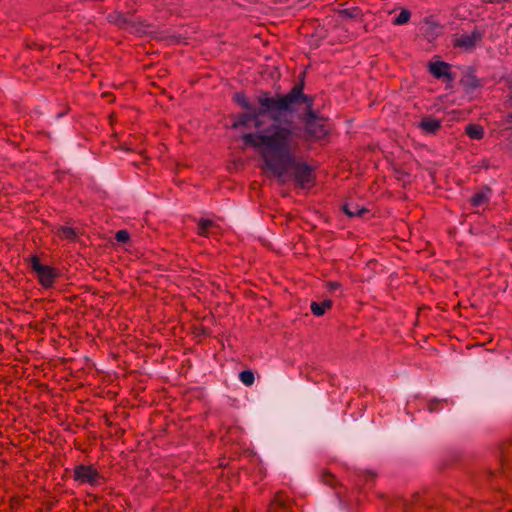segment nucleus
I'll return each instance as SVG.
<instances>
[{
  "label": "nucleus",
  "mask_w": 512,
  "mask_h": 512,
  "mask_svg": "<svg viewBox=\"0 0 512 512\" xmlns=\"http://www.w3.org/2000/svg\"><path fill=\"white\" fill-rule=\"evenodd\" d=\"M449 70L450 66L445 62L437 61L429 64V71L436 78L448 76Z\"/></svg>",
  "instance_id": "7"
},
{
  "label": "nucleus",
  "mask_w": 512,
  "mask_h": 512,
  "mask_svg": "<svg viewBox=\"0 0 512 512\" xmlns=\"http://www.w3.org/2000/svg\"><path fill=\"white\" fill-rule=\"evenodd\" d=\"M234 100L248 110L240 114L233 122L234 128L250 127L258 129L257 133L243 136L246 145L253 147L264 160V169L277 178H283L293 165V148L296 132L289 124L278 123V119L288 111H295L300 105L310 107L307 97L300 89L282 97L262 95L258 99L259 110L250 107L248 98L243 93H236Z\"/></svg>",
  "instance_id": "1"
},
{
  "label": "nucleus",
  "mask_w": 512,
  "mask_h": 512,
  "mask_svg": "<svg viewBox=\"0 0 512 512\" xmlns=\"http://www.w3.org/2000/svg\"><path fill=\"white\" fill-rule=\"evenodd\" d=\"M466 134L474 140H480L484 136V129L478 124H469L466 127Z\"/></svg>",
  "instance_id": "9"
},
{
  "label": "nucleus",
  "mask_w": 512,
  "mask_h": 512,
  "mask_svg": "<svg viewBox=\"0 0 512 512\" xmlns=\"http://www.w3.org/2000/svg\"><path fill=\"white\" fill-rule=\"evenodd\" d=\"M116 239L119 242H126L129 239V233L127 231H125V230H119L116 233Z\"/></svg>",
  "instance_id": "18"
},
{
  "label": "nucleus",
  "mask_w": 512,
  "mask_h": 512,
  "mask_svg": "<svg viewBox=\"0 0 512 512\" xmlns=\"http://www.w3.org/2000/svg\"><path fill=\"white\" fill-rule=\"evenodd\" d=\"M420 127L428 133H434L440 127V122L436 119H424L420 123Z\"/></svg>",
  "instance_id": "10"
},
{
  "label": "nucleus",
  "mask_w": 512,
  "mask_h": 512,
  "mask_svg": "<svg viewBox=\"0 0 512 512\" xmlns=\"http://www.w3.org/2000/svg\"><path fill=\"white\" fill-rule=\"evenodd\" d=\"M31 267L33 271L37 274L42 286L46 288L52 286L56 276V273L53 268L42 265L40 263V260L36 256H33L31 258Z\"/></svg>",
  "instance_id": "2"
},
{
  "label": "nucleus",
  "mask_w": 512,
  "mask_h": 512,
  "mask_svg": "<svg viewBox=\"0 0 512 512\" xmlns=\"http://www.w3.org/2000/svg\"><path fill=\"white\" fill-rule=\"evenodd\" d=\"M306 133L308 137L320 139L326 135V128L322 119H318L311 111L306 115Z\"/></svg>",
  "instance_id": "3"
},
{
  "label": "nucleus",
  "mask_w": 512,
  "mask_h": 512,
  "mask_svg": "<svg viewBox=\"0 0 512 512\" xmlns=\"http://www.w3.org/2000/svg\"><path fill=\"white\" fill-rule=\"evenodd\" d=\"M409 19H410V12L407 10H402L395 18L394 23L397 25H402V24L407 23L409 21Z\"/></svg>",
  "instance_id": "13"
},
{
  "label": "nucleus",
  "mask_w": 512,
  "mask_h": 512,
  "mask_svg": "<svg viewBox=\"0 0 512 512\" xmlns=\"http://www.w3.org/2000/svg\"><path fill=\"white\" fill-rule=\"evenodd\" d=\"M239 379L246 386H251L254 383L255 377L251 370H244L240 372Z\"/></svg>",
  "instance_id": "11"
},
{
  "label": "nucleus",
  "mask_w": 512,
  "mask_h": 512,
  "mask_svg": "<svg viewBox=\"0 0 512 512\" xmlns=\"http://www.w3.org/2000/svg\"><path fill=\"white\" fill-rule=\"evenodd\" d=\"M487 201L488 195L485 192L477 193L471 199V202L474 206H481Z\"/></svg>",
  "instance_id": "12"
},
{
  "label": "nucleus",
  "mask_w": 512,
  "mask_h": 512,
  "mask_svg": "<svg viewBox=\"0 0 512 512\" xmlns=\"http://www.w3.org/2000/svg\"><path fill=\"white\" fill-rule=\"evenodd\" d=\"M463 85L467 88V89H475L477 87H479V81L478 79H476L475 77L471 76V77H467L465 80L462 81Z\"/></svg>",
  "instance_id": "14"
},
{
  "label": "nucleus",
  "mask_w": 512,
  "mask_h": 512,
  "mask_svg": "<svg viewBox=\"0 0 512 512\" xmlns=\"http://www.w3.org/2000/svg\"><path fill=\"white\" fill-rule=\"evenodd\" d=\"M482 34L478 30H474L471 33H465L456 39V45L469 50L473 48L477 42L481 40Z\"/></svg>",
  "instance_id": "5"
},
{
  "label": "nucleus",
  "mask_w": 512,
  "mask_h": 512,
  "mask_svg": "<svg viewBox=\"0 0 512 512\" xmlns=\"http://www.w3.org/2000/svg\"><path fill=\"white\" fill-rule=\"evenodd\" d=\"M212 226L211 220H201L199 222V233L204 235L206 231Z\"/></svg>",
  "instance_id": "16"
},
{
  "label": "nucleus",
  "mask_w": 512,
  "mask_h": 512,
  "mask_svg": "<svg viewBox=\"0 0 512 512\" xmlns=\"http://www.w3.org/2000/svg\"><path fill=\"white\" fill-rule=\"evenodd\" d=\"M339 287H340V283H338V282H330V283L328 284V289H329L330 291H335V290H337Z\"/></svg>",
  "instance_id": "19"
},
{
  "label": "nucleus",
  "mask_w": 512,
  "mask_h": 512,
  "mask_svg": "<svg viewBox=\"0 0 512 512\" xmlns=\"http://www.w3.org/2000/svg\"><path fill=\"white\" fill-rule=\"evenodd\" d=\"M344 211L349 216L360 215L364 210H360L358 208H351L349 205L344 206Z\"/></svg>",
  "instance_id": "17"
},
{
  "label": "nucleus",
  "mask_w": 512,
  "mask_h": 512,
  "mask_svg": "<svg viewBox=\"0 0 512 512\" xmlns=\"http://www.w3.org/2000/svg\"><path fill=\"white\" fill-rule=\"evenodd\" d=\"M332 307L331 300H324L322 302H312L311 311L315 316H322L327 310Z\"/></svg>",
  "instance_id": "8"
},
{
  "label": "nucleus",
  "mask_w": 512,
  "mask_h": 512,
  "mask_svg": "<svg viewBox=\"0 0 512 512\" xmlns=\"http://www.w3.org/2000/svg\"><path fill=\"white\" fill-rule=\"evenodd\" d=\"M59 235L63 238L71 239L75 236V232L70 227H61L59 230Z\"/></svg>",
  "instance_id": "15"
},
{
  "label": "nucleus",
  "mask_w": 512,
  "mask_h": 512,
  "mask_svg": "<svg viewBox=\"0 0 512 512\" xmlns=\"http://www.w3.org/2000/svg\"><path fill=\"white\" fill-rule=\"evenodd\" d=\"M74 477L80 483L95 485L99 482V474L93 466H77L74 471Z\"/></svg>",
  "instance_id": "4"
},
{
  "label": "nucleus",
  "mask_w": 512,
  "mask_h": 512,
  "mask_svg": "<svg viewBox=\"0 0 512 512\" xmlns=\"http://www.w3.org/2000/svg\"><path fill=\"white\" fill-rule=\"evenodd\" d=\"M295 177L302 188L310 187L313 181L312 171L306 165H300L297 167Z\"/></svg>",
  "instance_id": "6"
}]
</instances>
